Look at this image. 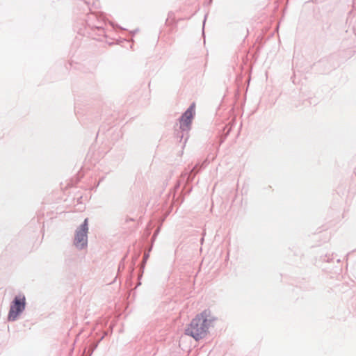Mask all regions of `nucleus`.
<instances>
[{
	"label": "nucleus",
	"mask_w": 356,
	"mask_h": 356,
	"mask_svg": "<svg viewBox=\"0 0 356 356\" xmlns=\"http://www.w3.org/2000/svg\"><path fill=\"white\" fill-rule=\"evenodd\" d=\"M26 306V296L22 293H19L15 296L10 303V308L7 316L9 322H14L19 319L22 314L24 312Z\"/></svg>",
	"instance_id": "obj_1"
},
{
	"label": "nucleus",
	"mask_w": 356,
	"mask_h": 356,
	"mask_svg": "<svg viewBox=\"0 0 356 356\" xmlns=\"http://www.w3.org/2000/svg\"><path fill=\"white\" fill-rule=\"evenodd\" d=\"M204 327H206L205 325H202L201 318L197 314L188 325L184 333L186 335L190 336L196 341H198L207 335Z\"/></svg>",
	"instance_id": "obj_2"
},
{
	"label": "nucleus",
	"mask_w": 356,
	"mask_h": 356,
	"mask_svg": "<svg viewBox=\"0 0 356 356\" xmlns=\"http://www.w3.org/2000/svg\"><path fill=\"white\" fill-rule=\"evenodd\" d=\"M88 218L77 227L74 240V245L79 250L85 248L88 245Z\"/></svg>",
	"instance_id": "obj_3"
},
{
	"label": "nucleus",
	"mask_w": 356,
	"mask_h": 356,
	"mask_svg": "<svg viewBox=\"0 0 356 356\" xmlns=\"http://www.w3.org/2000/svg\"><path fill=\"white\" fill-rule=\"evenodd\" d=\"M195 115V103L193 102L178 119L179 129L183 131H189L192 128L193 120Z\"/></svg>",
	"instance_id": "obj_4"
},
{
	"label": "nucleus",
	"mask_w": 356,
	"mask_h": 356,
	"mask_svg": "<svg viewBox=\"0 0 356 356\" xmlns=\"http://www.w3.org/2000/svg\"><path fill=\"white\" fill-rule=\"evenodd\" d=\"M180 186H181L180 181H177V183L174 186V191H173L171 205L172 204L180 205L184 202V195H181L177 198H175L176 191L180 188Z\"/></svg>",
	"instance_id": "obj_5"
},
{
	"label": "nucleus",
	"mask_w": 356,
	"mask_h": 356,
	"mask_svg": "<svg viewBox=\"0 0 356 356\" xmlns=\"http://www.w3.org/2000/svg\"><path fill=\"white\" fill-rule=\"evenodd\" d=\"M188 132L189 131H183L181 129L176 130V131H175V137L177 139H179V142L180 143L181 142L183 138H184V141L183 145H185L187 140L188 139V137H189Z\"/></svg>",
	"instance_id": "obj_6"
},
{
	"label": "nucleus",
	"mask_w": 356,
	"mask_h": 356,
	"mask_svg": "<svg viewBox=\"0 0 356 356\" xmlns=\"http://www.w3.org/2000/svg\"><path fill=\"white\" fill-rule=\"evenodd\" d=\"M218 320V318H201V321L202 322V325H205L206 327H204L207 333L209 332V328L210 327H213V323Z\"/></svg>",
	"instance_id": "obj_7"
},
{
	"label": "nucleus",
	"mask_w": 356,
	"mask_h": 356,
	"mask_svg": "<svg viewBox=\"0 0 356 356\" xmlns=\"http://www.w3.org/2000/svg\"><path fill=\"white\" fill-rule=\"evenodd\" d=\"M197 316L200 318H218L212 314L211 311L209 309H206L203 310L201 313L197 314Z\"/></svg>",
	"instance_id": "obj_8"
},
{
	"label": "nucleus",
	"mask_w": 356,
	"mask_h": 356,
	"mask_svg": "<svg viewBox=\"0 0 356 356\" xmlns=\"http://www.w3.org/2000/svg\"><path fill=\"white\" fill-rule=\"evenodd\" d=\"M232 126L230 124H226L223 129H222V135H221V138H220V144H222L224 140L226 139V138L228 136V135L229 134V133L231 132L232 131Z\"/></svg>",
	"instance_id": "obj_9"
},
{
	"label": "nucleus",
	"mask_w": 356,
	"mask_h": 356,
	"mask_svg": "<svg viewBox=\"0 0 356 356\" xmlns=\"http://www.w3.org/2000/svg\"><path fill=\"white\" fill-rule=\"evenodd\" d=\"M104 338V335L102 336L101 338L96 342H92L89 348V356H91L94 350L97 348L99 342Z\"/></svg>",
	"instance_id": "obj_10"
},
{
	"label": "nucleus",
	"mask_w": 356,
	"mask_h": 356,
	"mask_svg": "<svg viewBox=\"0 0 356 356\" xmlns=\"http://www.w3.org/2000/svg\"><path fill=\"white\" fill-rule=\"evenodd\" d=\"M152 245H150L148 251L144 253L141 262L146 264L147 261L148 260V259L149 257V252L152 250Z\"/></svg>",
	"instance_id": "obj_11"
},
{
	"label": "nucleus",
	"mask_w": 356,
	"mask_h": 356,
	"mask_svg": "<svg viewBox=\"0 0 356 356\" xmlns=\"http://www.w3.org/2000/svg\"><path fill=\"white\" fill-rule=\"evenodd\" d=\"M332 259H333V254H332V255L325 254V256H321V260L323 261L330 262L331 261H332Z\"/></svg>",
	"instance_id": "obj_12"
},
{
	"label": "nucleus",
	"mask_w": 356,
	"mask_h": 356,
	"mask_svg": "<svg viewBox=\"0 0 356 356\" xmlns=\"http://www.w3.org/2000/svg\"><path fill=\"white\" fill-rule=\"evenodd\" d=\"M145 264H143V262H140L139 264V274H138V279H140L145 269Z\"/></svg>",
	"instance_id": "obj_13"
},
{
	"label": "nucleus",
	"mask_w": 356,
	"mask_h": 356,
	"mask_svg": "<svg viewBox=\"0 0 356 356\" xmlns=\"http://www.w3.org/2000/svg\"><path fill=\"white\" fill-rule=\"evenodd\" d=\"M193 190L192 186H188L186 185L182 190V192L184 193V195H188Z\"/></svg>",
	"instance_id": "obj_14"
},
{
	"label": "nucleus",
	"mask_w": 356,
	"mask_h": 356,
	"mask_svg": "<svg viewBox=\"0 0 356 356\" xmlns=\"http://www.w3.org/2000/svg\"><path fill=\"white\" fill-rule=\"evenodd\" d=\"M160 229H161L160 227H158V228L154 231V234H153V236H152V244H151V245H153V243H154V241L156 240V236H158V234H159V232H160Z\"/></svg>",
	"instance_id": "obj_15"
},
{
	"label": "nucleus",
	"mask_w": 356,
	"mask_h": 356,
	"mask_svg": "<svg viewBox=\"0 0 356 356\" xmlns=\"http://www.w3.org/2000/svg\"><path fill=\"white\" fill-rule=\"evenodd\" d=\"M124 259H125V257H124L121 259V261H120V264L118 265V271H120L121 270H123L124 268Z\"/></svg>",
	"instance_id": "obj_16"
},
{
	"label": "nucleus",
	"mask_w": 356,
	"mask_h": 356,
	"mask_svg": "<svg viewBox=\"0 0 356 356\" xmlns=\"http://www.w3.org/2000/svg\"><path fill=\"white\" fill-rule=\"evenodd\" d=\"M88 20H92L95 18H97L99 22L100 21V17L94 13H91L90 15H88Z\"/></svg>",
	"instance_id": "obj_17"
},
{
	"label": "nucleus",
	"mask_w": 356,
	"mask_h": 356,
	"mask_svg": "<svg viewBox=\"0 0 356 356\" xmlns=\"http://www.w3.org/2000/svg\"><path fill=\"white\" fill-rule=\"evenodd\" d=\"M94 28L99 31H103V28L101 26H95Z\"/></svg>",
	"instance_id": "obj_18"
},
{
	"label": "nucleus",
	"mask_w": 356,
	"mask_h": 356,
	"mask_svg": "<svg viewBox=\"0 0 356 356\" xmlns=\"http://www.w3.org/2000/svg\"><path fill=\"white\" fill-rule=\"evenodd\" d=\"M208 16V14H206L204 15V20H203V28H202V31L204 32V24H205V22H206V19H207V17Z\"/></svg>",
	"instance_id": "obj_19"
},
{
	"label": "nucleus",
	"mask_w": 356,
	"mask_h": 356,
	"mask_svg": "<svg viewBox=\"0 0 356 356\" xmlns=\"http://www.w3.org/2000/svg\"><path fill=\"white\" fill-rule=\"evenodd\" d=\"M139 254L136 255L134 259H133V266L135 265L136 264V261L138 259V257Z\"/></svg>",
	"instance_id": "obj_20"
},
{
	"label": "nucleus",
	"mask_w": 356,
	"mask_h": 356,
	"mask_svg": "<svg viewBox=\"0 0 356 356\" xmlns=\"http://www.w3.org/2000/svg\"><path fill=\"white\" fill-rule=\"evenodd\" d=\"M138 31V29H136V30H134V31H131V35H134L136 33H137Z\"/></svg>",
	"instance_id": "obj_21"
},
{
	"label": "nucleus",
	"mask_w": 356,
	"mask_h": 356,
	"mask_svg": "<svg viewBox=\"0 0 356 356\" xmlns=\"http://www.w3.org/2000/svg\"><path fill=\"white\" fill-rule=\"evenodd\" d=\"M150 233H151L150 229H148L147 230V237H148L149 236Z\"/></svg>",
	"instance_id": "obj_22"
},
{
	"label": "nucleus",
	"mask_w": 356,
	"mask_h": 356,
	"mask_svg": "<svg viewBox=\"0 0 356 356\" xmlns=\"http://www.w3.org/2000/svg\"><path fill=\"white\" fill-rule=\"evenodd\" d=\"M134 270V266H132V267H131V273H133Z\"/></svg>",
	"instance_id": "obj_23"
},
{
	"label": "nucleus",
	"mask_w": 356,
	"mask_h": 356,
	"mask_svg": "<svg viewBox=\"0 0 356 356\" xmlns=\"http://www.w3.org/2000/svg\"><path fill=\"white\" fill-rule=\"evenodd\" d=\"M203 241H204V237H202V238H201V243H202Z\"/></svg>",
	"instance_id": "obj_24"
},
{
	"label": "nucleus",
	"mask_w": 356,
	"mask_h": 356,
	"mask_svg": "<svg viewBox=\"0 0 356 356\" xmlns=\"http://www.w3.org/2000/svg\"><path fill=\"white\" fill-rule=\"evenodd\" d=\"M197 166L193 167V171H195Z\"/></svg>",
	"instance_id": "obj_25"
},
{
	"label": "nucleus",
	"mask_w": 356,
	"mask_h": 356,
	"mask_svg": "<svg viewBox=\"0 0 356 356\" xmlns=\"http://www.w3.org/2000/svg\"><path fill=\"white\" fill-rule=\"evenodd\" d=\"M211 2H212V0H210V1H209V3H211Z\"/></svg>",
	"instance_id": "obj_26"
}]
</instances>
